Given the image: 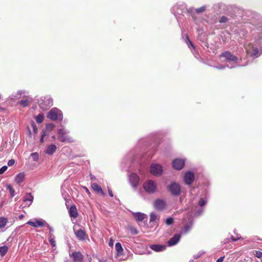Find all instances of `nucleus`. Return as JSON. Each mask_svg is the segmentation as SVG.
I'll return each mask as SVG.
<instances>
[{
    "label": "nucleus",
    "mask_w": 262,
    "mask_h": 262,
    "mask_svg": "<svg viewBox=\"0 0 262 262\" xmlns=\"http://www.w3.org/2000/svg\"><path fill=\"white\" fill-rule=\"evenodd\" d=\"M167 189L173 196H179L181 192V187L180 185L176 182L171 183L167 187Z\"/></svg>",
    "instance_id": "obj_8"
},
{
    "label": "nucleus",
    "mask_w": 262,
    "mask_h": 262,
    "mask_svg": "<svg viewBox=\"0 0 262 262\" xmlns=\"http://www.w3.org/2000/svg\"><path fill=\"white\" fill-rule=\"evenodd\" d=\"M193 10V8H192L187 9L185 4H178L172 7L171 12L174 15H176L177 14H181L185 12L192 13Z\"/></svg>",
    "instance_id": "obj_4"
},
{
    "label": "nucleus",
    "mask_w": 262,
    "mask_h": 262,
    "mask_svg": "<svg viewBox=\"0 0 262 262\" xmlns=\"http://www.w3.org/2000/svg\"><path fill=\"white\" fill-rule=\"evenodd\" d=\"M130 183L133 188H136L138 185L139 178L136 173H131L129 176Z\"/></svg>",
    "instance_id": "obj_13"
},
{
    "label": "nucleus",
    "mask_w": 262,
    "mask_h": 262,
    "mask_svg": "<svg viewBox=\"0 0 262 262\" xmlns=\"http://www.w3.org/2000/svg\"><path fill=\"white\" fill-rule=\"evenodd\" d=\"M186 43L187 44V46L189 48L191 47L193 49V50H195V48L194 46L193 45L192 42L189 40L188 37H186Z\"/></svg>",
    "instance_id": "obj_38"
},
{
    "label": "nucleus",
    "mask_w": 262,
    "mask_h": 262,
    "mask_svg": "<svg viewBox=\"0 0 262 262\" xmlns=\"http://www.w3.org/2000/svg\"><path fill=\"white\" fill-rule=\"evenodd\" d=\"M46 130H42V134H41V138H40V142H43V138L44 137L46 136Z\"/></svg>",
    "instance_id": "obj_46"
},
{
    "label": "nucleus",
    "mask_w": 262,
    "mask_h": 262,
    "mask_svg": "<svg viewBox=\"0 0 262 262\" xmlns=\"http://www.w3.org/2000/svg\"><path fill=\"white\" fill-rule=\"evenodd\" d=\"M221 58H225L227 68L232 69L237 66H241L238 62V58L229 51H225L221 54Z\"/></svg>",
    "instance_id": "obj_2"
},
{
    "label": "nucleus",
    "mask_w": 262,
    "mask_h": 262,
    "mask_svg": "<svg viewBox=\"0 0 262 262\" xmlns=\"http://www.w3.org/2000/svg\"><path fill=\"white\" fill-rule=\"evenodd\" d=\"M185 165V161L182 159H176L172 162V167L177 170L182 169Z\"/></svg>",
    "instance_id": "obj_12"
},
{
    "label": "nucleus",
    "mask_w": 262,
    "mask_h": 262,
    "mask_svg": "<svg viewBox=\"0 0 262 262\" xmlns=\"http://www.w3.org/2000/svg\"><path fill=\"white\" fill-rule=\"evenodd\" d=\"M56 149L57 147L55 145L51 144L47 147L46 152L51 155L56 151Z\"/></svg>",
    "instance_id": "obj_25"
},
{
    "label": "nucleus",
    "mask_w": 262,
    "mask_h": 262,
    "mask_svg": "<svg viewBox=\"0 0 262 262\" xmlns=\"http://www.w3.org/2000/svg\"><path fill=\"white\" fill-rule=\"evenodd\" d=\"M47 117L52 120H62L63 115L62 112L57 108H52L48 113Z\"/></svg>",
    "instance_id": "obj_5"
},
{
    "label": "nucleus",
    "mask_w": 262,
    "mask_h": 262,
    "mask_svg": "<svg viewBox=\"0 0 262 262\" xmlns=\"http://www.w3.org/2000/svg\"><path fill=\"white\" fill-rule=\"evenodd\" d=\"M31 156L32 157L33 160L34 161H37L38 160L39 156L37 152H33L31 154Z\"/></svg>",
    "instance_id": "obj_36"
},
{
    "label": "nucleus",
    "mask_w": 262,
    "mask_h": 262,
    "mask_svg": "<svg viewBox=\"0 0 262 262\" xmlns=\"http://www.w3.org/2000/svg\"><path fill=\"white\" fill-rule=\"evenodd\" d=\"M19 103L23 107H26L29 105L30 101L28 99L21 100L19 101Z\"/></svg>",
    "instance_id": "obj_33"
},
{
    "label": "nucleus",
    "mask_w": 262,
    "mask_h": 262,
    "mask_svg": "<svg viewBox=\"0 0 262 262\" xmlns=\"http://www.w3.org/2000/svg\"><path fill=\"white\" fill-rule=\"evenodd\" d=\"M194 176L193 172L191 171L187 172L184 176V181L187 185H190L194 181Z\"/></svg>",
    "instance_id": "obj_15"
},
{
    "label": "nucleus",
    "mask_w": 262,
    "mask_h": 262,
    "mask_svg": "<svg viewBox=\"0 0 262 262\" xmlns=\"http://www.w3.org/2000/svg\"><path fill=\"white\" fill-rule=\"evenodd\" d=\"M181 235L180 234H175L167 242L169 246H172L176 245L180 241Z\"/></svg>",
    "instance_id": "obj_17"
},
{
    "label": "nucleus",
    "mask_w": 262,
    "mask_h": 262,
    "mask_svg": "<svg viewBox=\"0 0 262 262\" xmlns=\"http://www.w3.org/2000/svg\"><path fill=\"white\" fill-rule=\"evenodd\" d=\"M8 247L6 246H4L2 247H0V253L2 256H4L6 255L8 251Z\"/></svg>",
    "instance_id": "obj_31"
},
{
    "label": "nucleus",
    "mask_w": 262,
    "mask_h": 262,
    "mask_svg": "<svg viewBox=\"0 0 262 262\" xmlns=\"http://www.w3.org/2000/svg\"><path fill=\"white\" fill-rule=\"evenodd\" d=\"M159 216L155 213L152 212L150 214V222L153 223H157L159 220Z\"/></svg>",
    "instance_id": "obj_27"
},
{
    "label": "nucleus",
    "mask_w": 262,
    "mask_h": 262,
    "mask_svg": "<svg viewBox=\"0 0 262 262\" xmlns=\"http://www.w3.org/2000/svg\"><path fill=\"white\" fill-rule=\"evenodd\" d=\"M163 172V167L157 163H152L150 167V173L156 177H160Z\"/></svg>",
    "instance_id": "obj_9"
},
{
    "label": "nucleus",
    "mask_w": 262,
    "mask_h": 262,
    "mask_svg": "<svg viewBox=\"0 0 262 262\" xmlns=\"http://www.w3.org/2000/svg\"><path fill=\"white\" fill-rule=\"evenodd\" d=\"M206 6L204 5V6H203L202 7H201L200 8H197V9H195V11L197 13H202L203 12H204L206 9ZM194 10V9H193V10L192 11ZM193 11H192V12Z\"/></svg>",
    "instance_id": "obj_32"
},
{
    "label": "nucleus",
    "mask_w": 262,
    "mask_h": 262,
    "mask_svg": "<svg viewBox=\"0 0 262 262\" xmlns=\"http://www.w3.org/2000/svg\"><path fill=\"white\" fill-rule=\"evenodd\" d=\"M31 126L33 128V131L34 133L36 134L37 133L38 128H37V126L36 125L35 123H34V122L32 121L31 122Z\"/></svg>",
    "instance_id": "obj_41"
},
{
    "label": "nucleus",
    "mask_w": 262,
    "mask_h": 262,
    "mask_svg": "<svg viewBox=\"0 0 262 262\" xmlns=\"http://www.w3.org/2000/svg\"><path fill=\"white\" fill-rule=\"evenodd\" d=\"M14 163H15V160L13 159H11L8 161L7 164L9 166H11L13 165L14 164Z\"/></svg>",
    "instance_id": "obj_45"
},
{
    "label": "nucleus",
    "mask_w": 262,
    "mask_h": 262,
    "mask_svg": "<svg viewBox=\"0 0 262 262\" xmlns=\"http://www.w3.org/2000/svg\"><path fill=\"white\" fill-rule=\"evenodd\" d=\"M99 262H106V261H102V260H100L99 261Z\"/></svg>",
    "instance_id": "obj_63"
},
{
    "label": "nucleus",
    "mask_w": 262,
    "mask_h": 262,
    "mask_svg": "<svg viewBox=\"0 0 262 262\" xmlns=\"http://www.w3.org/2000/svg\"><path fill=\"white\" fill-rule=\"evenodd\" d=\"M74 234L76 237L80 241H83L85 239L86 233L83 229H76V226H74L73 227Z\"/></svg>",
    "instance_id": "obj_11"
},
{
    "label": "nucleus",
    "mask_w": 262,
    "mask_h": 262,
    "mask_svg": "<svg viewBox=\"0 0 262 262\" xmlns=\"http://www.w3.org/2000/svg\"><path fill=\"white\" fill-rule=\"evenodd\" d=\"M27 224L33 227H43L47 224V223L42 219H35L34 221H29Z\"/></svg>",
    "instance_id": "obj_10"
},
{
    "label": "nucleus",
    "mask_w": 262,
    "mask_h": 262,
    "mask_svg": "<svg viewBox=\"0 0 262 262\" xmlns=\"http://www.w3.org/2000/svg\"><path fill=\"white\" fill-rule=\"evenodd\" d=\"M69 214L71 217L75 219L78 216L77 210L75 205L71 206L69 209Z\"/></svg>",
    "instance_id": "obj_22"
},
{
    "label": "nucleus",
    "mask_w": 262,
    "mask_h": 262,
    "mask_svg": "<svg viewBox=\"0 0 262 262\" xmlns=\"http://www.w3.org/2000/svg\"><path fill=\"white\" fill-rule=\"evenodd\" d=\"M85 189L86 192L89 194H90V191H89V189H88L86 187H85Z\"/></svg>",
    "instance_id": "obj_58"
},
{
    "label": "nucleus",
    "mask_w": 262,
    "mask_h": 262,
    "mask_svg": "<svg viewBox=\"0 0 262 262\" xmlns=\"http://www.w3.org/2000/svg\"><path fill=\"white\" fill-rule=\"evenodd\" d=\"M24 93H25V92L23 91H18L16 94L17 96H14V97L16 98H19V97H18L17 96L21 95V94H24Z\"/></svg>",
    "instance_id": "obj_48"
},
{
    "label": "nucleus",
    "mask_w": 262,
    "mask_h": 262,
    "mask_svg": "<svg viewBox=\"0 0 262 262\" xmlns=\"http://www.w3.org/2000/svg\"><path fill=\"white\" fill-rule=\"evenodd\" d=\"M58 133V139L59 141L62 142H73V139L68 135L69 132L65 130L63 128H59L57 131Z\"/></svg>",
    "instance_id": "obj_7"
},
{
    "label": "nucleus",
    "mask_w": 262,
    "mask_h": 262,
    "mask_svg": "<svg viewBox=\"0 0 262 262\" xmlns=\"http://www.w3.org/2000/svg\"><path fill=\"white\" fill-rule=\"evenodd\" d=\"M70 256L72 258L74 262H82L83 259V256L80 252H73L70 254Z\"/></svg>",
    "instance_id": "obj_14"
},
{
    "label": "nucleus",
    "mask_w": 262,
    "mask_h": 262,
    "mask_svg": "<svg viewBox=\"0 0 262 262\" xmlns=\"http://www.w3.org/2000/svg\"><path fill=\"white\" fill-rule=\"evenodd\" d=\"M207 199H205V198H200L199 202H198V205L201 206V207H202L203 206H204L205 205H206V204L207 203Z\"/></svg>",
    "instance_id": "obj_35"
},
{
    "label": "nucleus",
    "mask_w": 262,
    "mask_h": 262,
    "mask_svg": "<svg viewBox=\"0 0 262 262\" xmlns=\"http://www.w3.org/2000/svg\"><path fill=\"white\" fill-rule=\"evenodd\" d=\"M115 249L118 254H121L123 251L121 244L119 242L116 244Z\"/></svg>",
    "instance_id": "obj_29"
},
{
    "label": "nucleus",
    "mask_w": 262,
    "mask_h": 262,
    "mask_svg": "<svg viewBox=\"0 0 262 262\" xmlns=\"http://www.w3.org/2000/svg\"><path fill=\"white\" fill-rule=\"evenodd\" d=\"M8 169L7 166H3L0 168V174H3Z\"/></svg>",
    "instance_id": "obj_42"
},
{
    "label": "nucleus",
    "mask_w": 262,
    "mask_h": 262,
    "mask_svg": "<svg viewBox=\"0 0 262 262\" xmlns=\"http://www.w3.org/2000/svg\"><path fill=\"white\" fill-rule=\"evenodd\" d=\"M150 248L155 252H161L164 251L166 246L163 245H152L150 246Z\"/></svg>",
    "instance_id": "obj_18"
},
{
    "label": "nucleus",
    "mask_w": 262,
    "mask_h": 262,
    "mask_svg": "<svg viewBox=\"0 0 262 262\" xmlns=\"http://www.w3.org/2000/svg\"><path fill=\"white\" fill-rule=\"evenodd\" d=\"M49 242L53 247H55L56 246L55 241L53 238L51 237V235H50L49 237Z\"/></svg>",
    "instance_id": "obj_43"
},
{
    "label": "nucleus",
    "mask_w": 262,
    "mask_h": 262,
    "mask_svg": "<svg viewBox=\"0 0 262 262\" xmlns=\"http://www.w3.org/2000/svg\"><path fill=\"white\" fill-rule=\"evenodd\" d=\"M91 187L92 189L95 191L97 193H101L102 195H104L105 194L102 190V189L101 188V186L99 185H98L96 183H92L91 184Z\"/></svg>",
    "instance_id": "obj_19"
},
{
    "label": "nucleus",
    "mask_w": 262,
    "mask_h": 262,
    "mask_svg": "<svg viewBox=\"0 0 262 262\" xmlns=\"http://www.w3.org/2000/svg\"><path fill=\"white\" fill-rule=\"evenodd\" d=\"M203 211V209H200L196 212V213H195V215H200L202 213Z\"/></svg>",
    "instance_id": "obj_50"
},
{
    "label": "nucleus",
    "mask_w": 262,
    "mask_h": 262,
    "mask_svg": "<svg viewBox=\"0 0 262 262\" xmlns=\"http://www.w3.org/2000/svg\"><path fill=\"white\" fill-rule=\"evenodd\" d=\"M25 177L24 172H19L15 177V182L17 184H20L23 182Z\"/></svg>",
    "instance_id": "obj_24"
},
{
    "label": "nucleus",
    "mask_w": 262,
    "mask_h": 262,
    "mask_svg": "<svg viewBox=\"0 0 262 262\" xmlns=\"http://www.w3.org/2000/svg\"><path fill=\"white\" fill-rule=\"evenodd\" d=\"M55 127V125L53 123H49L46 125V129L47 130L51 131Z\"/></svg>",
    "instance_id": "obj_40"
},
{
    "label": "nucleus",
    "mask_w": 262,
    "mask_h": 262,
    "mask_svg": "<svg viewBox=\"0 0 262 262\" xmlns=\"http://www.w3.org/2000/svg\"><path fill=\"white\" fill-rule=\"evenodd\" d=\"M131 232L132 233V234L134 235L137 234L138 233L137 230L135 228H133L132 229H131Z\"/></svg>",
    "instance_id": "obj_51"
},
{
    "label": "nucleus",
    "mask_w": 262,
    "mask_h": 262,
    "mask_svg": "<svg viewBox=\"0 0 262 262\" xmlns=\"http://www.w3.org/2000/svg\"><path fill=\"white\" fill-rule=\"evenodd\" d=\"M113 243H114L113 240L112 238H110L109 243H108L109 246L113 247Z\"/></svg>",
    "instance_id": "obj_53"
},
{
    "label": "nucleus",
    "mask_w": 262,
    "mask_h": 262,
    "mask_svg": "<svg viewBox=\"0 0 262 262\" xmlns=\"http://www.w3.org/2000/svg\"><path fill=\"white\" fill-rule=\"evenodd\" d=\"M38 104L43 111L48 110L53 105V100L50 97H41L38 100Z\"/></svg>",
    "instance_id": "obj_6"
},
{
    "label": "nucleus",
    "mask_w": 262,
    "mask_h": 262,
    "mask_svg": "<svg viewBox=\"0 0 262 262\" xmlns=\"http://www.w3.org/2000/svg\"><path fill=\"white\" fill-rule=\"evenodd\" d=\"M43 115L39 114L35 117V120L37 123H41L43 121Z\"/></svg>",
    "instance_id": "obj_34"
},
{
    "label": "nucleus",
    "mask_w": 262,
    "mask_h": 262,
    "mask_svg": "<svg viewBox=\"0 0 262 262\" xmlns=\"http://www.w3.org/2000/svg\"><path fill=\"white\" fill-rule=\"evenodd\" d=\"M241 238V236H239L238 235H237V237L235 238L233 236H231V239L232 241H237L238 239Z\"/></svg>",
    "instance_id": "obj_44"
},
{
    "label": "nucleus",
    "mask_w": 262,
    "mask_h": 262,
    "mask_svg": "<svg viewBox=\"0 0 262 262\" xmlns=\"http://www.w3.org/2000/svg\"><path fill=\"white\" fill-rule=\"evenodd\" d=\"M255 256L257 258H260L262 256V252L260 251H256L255 252Z\"/></svg>",
    "instance_id": "obj_47"
},
{
    "label": "nucleus",
    "mask_w": 262,
    "mask_h": 262,
    "mask_svg": "<svg viewBox=\"0 0 262 262\" xmlns=\"http://www.w3.org/2000/svg\"><path fill=\"white\" fill-rule=\"evenodd\" d=\"M247 32L248 31L244 29H238L236 31L237 39H239V38L245 37L246 36Z\"/></svg>",
    "instance_id": "obj_26"
},
{
    "label": "nucleus",
    "mask_w": 262,
    "mask_h": 262,
    "mask_svg": "<svg viewBox=\"0 0 262 262\" xmlns=\"http://www.w3.org/2000/svg\"><path fill=\"white\" fill-rule=\"evenodd\" d=\"M8 223V220L4 217H0V229L4 228L7 223Z\"/></svg>",
    "instance_id": "obj_28"
},
{
    "label": "nucleus",
    "mask_w": 262,
    "mask_h": 262,
    "mask_svg": "<svg viewBox=\"0 0 262 262\" xmlns=\"http://www.w3.org/2000/svg\"><path fill=\"white\" fill-rule=\"evenodd\" d=\"M154 207L157 210H163L166 207V202L163 200L157 199L154 202Z\"/></svg>",
    "instance_id": "obj_16"
},
{
    "label": "nucleus",
    "mask_w": 262,
    "mask_h": 262,
    "mask_svg": "<svg viewBox=\"0 0 262 262\" xmlns=\"http://www.w3.org/2000/svg\"><path fill=\"white\" fill-rule=\"evenodd\" d=\"M23 201L25 202H27L26 206H29L33 202V196L31 193H27L24 197Z\"/></svg>",
    "instance_id": "obj_21"
},
{
    "label": "nucleus",
    "mask_w": 262,
    "mask_h": 262,
    "mask_svg": "<svg viewBox=\"0 0 262 262\" xmlns=\"http://www.w3.org/2000/svg\"><path fill=\"white\" fill-rule=\"evenodd\" d=\"M24 216V215H23V214H20V215L19 216L18 218H19V219L21 220V219H23Z\"/></svg>",
    "instance_id": "obj_57"
},
{
    "label": "nucleus",
    "mask_w": 262,
    "mask_h": 262,
    "mask_svg": "<svg viewBox=\"0 0 262 262\" xmlns=\"http://www.w3.org/2000/svg\"><path fill=\"white\" fill-rule=\"evenodd\" d=\"M46 226H47L48 227L50 232L53 231V229L51 227H50V225L48 223H47V224L46 225Z\"/></svg>",
    "instance_id": "obj_55"
},
{
    "label": "nucleus",
    "mask_w": 262,
    "mask_h": 262,
    "mask_svg": "<svg viewBox=\"0 0 262 262\" xmlns=\"http://www.w3.org/2000/svg\"><path fill=\"white\" fill-rule=\"evenodd\" d=\"M216 68L220 70H223L225 69V67H226V64L225 66L219 64L218 66H216Z\"/></svg>",
    "instance_id": "obj_49"
},
{
    "label": "nucleus",
    "mask_w": 262,
    "mask_h": 262,
    "mask_svg": "<svg viewBox=\"0 0 262 262\" xmlns=\"http://www.w3.org/2000/svg\"><path fill=\"white\" fill-rule=\"evenodd\" d=\"M194 56H195V57L196 58H198V56H199V54H195L194 53H193Z\"/></svg>",
    "instance_id": "obj_59"
},
{
    "label": "nucleus",
    "mask_w": 262,
    "mask_h": 262,
    "mask_svg": "<svg viewBox=\"0 0 262 262\" xmlns=\"http://www.w3.org/2000/svg\"><path fill=\"white\" fill-rule=\"evenodd\" d=\"M229 18L225 16H222L219 20V22L221 23H228L229 22Z\"/></svg>",
    "instance_id": "obj_37"
},
{
    "label": "nucleus",
    "mask_w": 262,
    "mask_h": 262,
    "mask_svg": "<svg viewBox=\"0 0 262 262\" xmlns=\"http://www.w3.org/2000/svg\"><path fill=\"white\" fill-rule=\"evenodd\" d=\"M229 241H230V239H229V238H226V239H224V243L225 244H226V243H227L229 242Z\"/></svg>",
    "instance_id": "obj_56"
},
{
    "label": "nucleus",
    "mask_w": 262,
    "mask_h": 262,
    "mask_svg": "<svg viewBox=\"0 0 262 262\" xmlns=\"http://www.w3.org/2000/svg\"><path fill=\"white\" fill-rule=\"evenodd\" d=\"M201 255V254L198 255V256H196V257H195V258H198L199 257H200V255Z\"/></svg>",
    "instance_id": "obj_62"
},
{
    "label": "nucleus",
    "mask_w": 262,
    "mask_h": 262,
    "mask_svg": "<svg viewBox=\"0 0 262 262\" xmlns=\"http://www.w3.org/2000/svg\"><path fill=\"white\" fill-rule=\"evenodd\" d=\"M91 179H95V177H94V176L91 175Z\"/></svg>",
    "instance_id": "obj_60"
},
{
    "label": "nucleus",
    "mask_w": 262,
    "mask_h": 262,
    "mask_svg": "<svg viewBox=\"0 0 262 262\" xmlns=\"http://www.w3.org/2000/svg\"><path fill=\"white\" fill-rule=\"evenodd\" d=\"M134 216L137 222H142L144 220L146 215L141 212H133Z\"/></svg>",
    "instance_id": "obj_23"
},
{
    "label": "nucleus",
    "mask_w": 262,
    "mask_h": 262,
    "mask_svg": "<svg viewBox=\"0 0 262 262\" xmlns=\"http://www.w3.org/2000/svg\"><path fill=\"white\" fill-rule=\"evenodd\" d=\"M224 257H225L224 256L220 257L219 258H218L216 260V262H223V260L224 259Z\"/></svg>",
    "instance_id": "obj_52"
},
{
    "label": "nucleus",
    "mask_w": 262,
    "mask_h": 262,
    "mask_svg": "<svg viewBox=\"0 0 262 262\" xmlns=\"http://www.w3.org/2000/svg\"><path fill=\"white\" fill-rule=\"evenodd\" d=\"M6 188L9 190L11 197L13 198L15 195V190L12 186L10 184H7L6 185Z\"/></svg>",
    "instance_id": "obj_30"
},
{
    "label": "nucleus",
    "mask_w": 262,
    "mask_h": 262,
    "mask_svg": "<svg viewBox=\"0 0 262 262\" xmlns=\"http://www.w3.org/2000/svg\"><path fill=\"white\" fill-rule=\"evenodd\" d=\"M28 130L29 132V133L31 134V130L29 127H28Z\"/></svg>",
    "instance_id": "obj_61"
},
{
    "label": "nucleus",
    "mask_w": 262,
    "mask_h": 262,
    "mask_svg": "<svg viewBox=\"0 0 262 262\" xmlns=\"http://www.w3.org/2000/svg\"><path fill=\"white\" fill-rule=\"evenodd\" d=\"M260 36L258 39L249 42L244 45L247 53L253 57H258L262 53V42L260 41Z\"/></svg>",
    "instance_id": "obj_1"
},
{
    "label": "nucleus",
    "mask_w": 262,
    "mask_h": 262,
    "mask_svg": "<svg viewBox=\"0 0 262 262\" xmlns=\"http://www.w3.org/2000/svg\"><path fill=\"white\" fill-rule=\"evenodd\" d=\"M193 222L191 219H189L188 223L186 224L184 228L182 229V233H187L189 232L192 228Z\"/></svg>",
    "instance_id": "obj_20"
},
{
    "label": "nucleus",
    "mask_w": 262,
    "mask_h": 262,
    "mask_svg": "<svg viewBox=\"0 0 262 262\" xmlns=\"http://www.w3.org/2000/svg\"><path fill=\"white\" fill-rule=\"evenodd\" d=\"M143 187L145 191L148 194H154L158 190V184L152 180L145 181L143 184Z\"/></svg>",
    "instance_id": "obj_3"
},
{
    "label": "nucleus",
    "mask_w": 262,
    "mask_h": 262,
    "mask_svg": "<svg viewBox=\"0 0 262 262\" xmlns=\"http://www.w3.org/2000/svg\"><path fill=\"white\" fill-rule=\"evenodd\" d=\"M64 262H70V261L69 260L67 259V260H64Z\"/></svg>",
    "instance_id": "obj_64"
},
{
    "label": "nucleus",
    "mask_w": 262,
    "mask_h": 262,
    "mask_svg": "<svg viewBox=\"0 0 262 262\" xmlns=\"http://www.w3.org/2000/svg\"><path fill=\"white\" fill-rule=\"evenodd\" d=\"M108 194H109V195H110L111 197H113V192H112V190H111V189H110L109 188H108Z\"/></svg>",
    "instance_id": "obj_54"
},
{
    "label": "nucleus",
    "mask_w": 262,
    "mask_h": 262,
    "mask_svg": "<svg viewBox=\"0 0 262 262\" xmlns=\"http://www.w3.org/2000/svg\"><path fill=\"white\" fill-rule=\"evenodd\" d=\"M165 223L167 225H171L173 223V219L172 217L167 218L165 220Z\"/></svg>",
    "instance_id": "obj_39"
}]
</instances>
